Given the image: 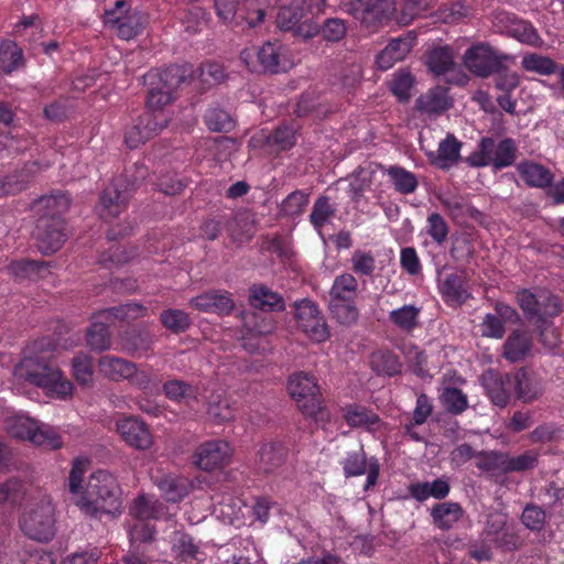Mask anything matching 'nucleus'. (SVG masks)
Returning a JSON list of instances; mask_svg holds the SVG:
<instances>
[{"mask_svg": "<svg viewBox=\"0 0 564 564\" xmlns=\"http://www.w3.org/2000/svg\"><path fill=\"white\" fill-rule=\"evenodd\" d=\"M121 490L115 476L107 470L90 475L86 490L75 500L83 512L94 518L120 512Z\"/></svg>", "mask_w": 564, "mask_h": 564, "instance_id": "1", "label": "nucleus"}, {"mask_svg": "<svg viewBox=\"0 0 564 564\" xmlns=\"http://www.w3.org/2000/svg\"><path fill=\"white\" fill-rule=\"evenodd\" d=\"M18 380L42 388L46 394L61 400L72 395L73 384L50 359L39 356L24 357L13 371Z\"/></svg>", "mask_w": 564, "mask_h": 564, "instance_id": "2", "label": "nucleus"}, {"mask_svg": "<svg viewBox=\"0 0 564 564\" xmlns=\"http://www.w3.org/2000/svg\"><path fill=\"white\" fill-rule=\"evenodd\" d=\"M288 391L303 415L317 423L329 422L330 413L323 404V394L315 376L304 371L292 375L288 381Z\"/></svg>", "mask_w": 564, "mask_h": 564, "instance_id": "3", "label": "nucleus"}, {"mask_svg": "<svg viewBox=\"0 0 564 564\" xmlns=\"http://www.w3.org/2000/svg\"><path fill=\"white\" fill-rule=\"evenodd\" d=\"M517 158L518 145L514 139L506 137L497 142L492 137H482L465 162L474 169L490 166L494 172H498L512 166Z\"/></svg>", "mask_w": 564, "mask_h": 564, "instance_id": "4", "label": "nucleus"}, {"mask_svg": "<svg viewBox=\"0 0 564 564\" xmlns=\"http://www.w3.org/2000/svg\"><path fill=\"white\" fill-rule=\"evenodd\" d=\"M240 61L252 73L278 74L288 67L284 45L279 41H268L259 47H248L240 52Z\"/></svg>", "mask_w": 564, "mask_h": 564, "instance_id": "5", "label": "nucleus"}, {"mask_svg": "<svg viewBox=\"0 0 564 564\" xmlns=\"http://www.w3.org/2000/svg\"><path fill=\"white\" fill-rule=\"evenodd\" d=\"M217 18L226 25L256 28L264 20V12L250 0H214Z\"/></svg>", "mask_w": 564, "mask_h": 564, "instance_id": "6", "label": "nucleus"}, {"mask_svg": "<svg viewBox=\"0 0 564 564\" xmlns=\"http://www.w3.org/2000/svg\"><path fill=\"white\" fill-rule=\"evenodd\" d=\"M511 56L494 48L490 44L479 42L468 47L463 55L465 67L475 76L488 78L501 69V63L510 61Z\"/></svg>", "mask_w": 564, "mask_h": 564, "instance_id": "7", "label": "nucleus"}, {"mask_svg": "<svg viewBox=\"0 0 564 564\" xmlns=\"http://www.w3.org/2000/svg\"><path fill=\"white\" fill-rule=\"evenodd\" d=\"M9 432L13 437L29 440L47 449H58L63 445L62 437L54 427L39 424L28 416H15L9 425Z\"/></svg>", "mask_w": 564, "mask_h": 564, "instance_id": "8", "label": "nucleus"}, {"mask_svg": "<svg viewBox=\"0 0 564 564\" xmlns=\"http://www.w3.org/2000/svg\"><path fill=\"white\" fill-rule=\"evenodd\" d=\"M102 22L109 30L116 31L119 39L129 41L142 32V15L132 10L126 0H117L111 9H107L102 15Z\"/></svg>", "mask_w": 564, "mask_h": 564, "instance_id": "9", "label": "nucleus"}, {"mask_svg": "<svg viewBox=\"0 0 564 564\" xmlns=\"http://www.w3.org/2000/svg\"><path fill=\"white\" fill-rule=\"evenodd\" d=\"M343 10L375 31L391 20L394 8L391 0H349L343 4Z\"/></svg>", "mask_w": 564, "mask_h": 564, "instance_id": "10", "label": "nucleus"}, {"mask_svg": "<svg viewBox=\"0 0 564 564\" xmlns=\"http://www.w3.org/2000/svg\"><path fill=\"white\" fill-rule=\"evenodd\" d=\"M20 528L32 540L50 541L55 534L53 505L42 500L30 511L24 512L20 519Z\"/></svg>", "mask_w": 564, "mask_h": 564, "instance_id": "11", "label": "nucleus"}, {"mask_svg": "<svg viewBox=\"0 0 564 564\" xmlns=\"http://www.w3.org/2000/svg\"><path fill=\"white\" fill-rule=\"evenodd\" d=\"M517 302L528 319L544 324L546 318L555 317L562 312L560 299L545 291L533 293L528 289L517 292Z\"/></svg>", "mask_w": 564, "mask_h": 564, "instance_id": "12", "label": "nucleus"}, {"mask_svg": "<svg viewBox=\"0 0 564 564\" xmlns=\"http://www.w3.org/2000/svg\"><path fill=\"white\" fill-rule=\"evenodd\" d=\"M134 183L127 176L116 177L100 194L99 214L102 219L118 217L128 205Z\"/></svg>", "mask_w": 564, "mask_h": 564, "instance_id": "13", "label": "nucleus"}, {"mask_svg": "<svg viewBox=\"0 0 564 564\" xmlns=\"http://www.w3.org/2000/svg\"><path fill=\"white\" fill-rule=\"evenodd\" d=\"M295 317L299 327L313 341L324 343L329 336V328L318 306L311 300L295 302Z\"/></svg>", "mask_w": 564, "mask_h": 564, "instance_id": "14", "label": "nucleus"}, {"mask_svg": "<svg viewBox=\"0 0 564 564\" xmlns=\"http://www.w3.org/2000/svg\"><path fill=\"white\" fill-rule=\"evenodd\" d=\"M166 113L144 111L124 133V141L130 149H137L148 140L159 134L169 123Z\"/></svg>", "mask_w": 564, "mask_h": 564, "instance_id": "15", "label": "nucleus"}, {"mask_svg": "<svg viewBox=\"0 0 564 564\" xmlns=\"http://www.w3.org/2000/svg\"><path fill=\"white\" fill-rule=\"evenodd\" d=\"M232 456L229 443L212 440L202 443L193 455V463L202 470L213 471L227 465Z\"/></svg>", "mask_w": 564, "mask_h": 564, "instance_id": "16", "label": "nucleus"}, {"mask_svg": "<svg viewBox=\"0 0 564 564\" xmlns=\"http://www.w3.org/2000/svg\"><path fill=\"white\" fill-rule=\"evenodd\" d=\"M35 238L37 248L43 254H51L59 250L67 240L66 223L64 218L48 221L46 218L36 219Z\"/></svg>", "mask_w": 564, "mask_h": 564, "instance_id": "17", "label": "nucleus"}, {"mask_svg": "<svg viewBox=\"0 0 564 564\" xmlns=\"http://www.w3.org/2000/svg\"><path fill=\"white\" fill-rule=\"evenodd\" d=\"M346 478L358 477L367 473L365 489L373 487L377 484L380 465L376 457L367 460L362 446L358 451L348 452L340 462Z\"/></svg>", "mask_w": 564, "mask_h": 564, "instance_id": "18", "label": "nucleus"}, {"mask_svg": "<svg viewBox=\"0 0 564 564\" xmlns=\"http://www.w3.org/2000/svg\"><path fill=\"white\" fill-rule=\"evenodd\" d=\"M510 378L513 395L523 403H532L544 392L542 378L532 369L521 367Z\"/></svg>", "mask_w": 564, "mask_h": 564, "instance_id": "19", "label": "nucleus"}, {"mask_svg": "<svg viewBox=\"0 0 564 564\" xmlns=\"http://www.w3.org/2000/svg\"><path fill=\"white\" fill-rule=\"evenodd\" d=\"M117 432L131 447L145 451L153 444V436L147 423L135 416H123L117 421Z\"/></svg>", "mask_w": 564, "mask_h": 564, "instance_id": "20", "label": "nucleus"}, {"mask_svg": "<svg viewBox=\"0 0 564 564\" xmlns=\"http://www.w3.org/2000/svg\"><path fill=\"white\" fill-rule=\"evenodd\" d=\"M193 67L189 64L169 65L164 68L151 69L144 75V84H158L175 94L181 84L193 76Z\"/></svg>", "mask_w": 564, "mask_h": 564, "instance_id": "21", "label": "nucleus"}, {"mask_svg": "<svg viewBox=\"0 0 564 564\" xmlns=\"http://www.w3.org/2000/svg\"><path fill=\"white\" fill-rule=\"evenodd\" d=\"M72 198L65 191L55 189L47 195H43L33 202L32 208L34 209L37 219L46 218L48 221L64 218V215L69 209Z\"/></svg>", "mask_w": 564, "mask_h": 564, "instance_id": "22", "label": "nucleus"}, {"mask_svg": "<svg viewBox=\"0 0 564 564\" xmlns=\"http://www.w3.org/2000/svg\"><path fill=\"white\" fill-rule=\"evenodd\" d=\"M295 143V130L289 126H279L271 133L261 131L250 139L252 147H265L271 154H279L290 150Z\"/></svg>", "mask_w": 564, "mask_h": 564, "instance_id": "23", "label": "nucleus"}, {"mask_svg": "<svg viewBox=\"0 0 564 564\" xmlns=\"http://www.w3.org/2000/svg\"><path fill=\"white\" fill-rule=\"evenodd\" d=\"M191 307L204 313L229 315L234 310V300L228 291L210 290L189 301Z\"/></svg>", "mask_w": 564, "mask_h": 564, "instance_id": "24", "label": "nucleus"}, {"mask_svg": "<svg viewBox=\"0 0 564 564\" xmlns=\"http://www.w3.org/2000/svg\"><path fill=\"white\" fill-rule=\"evenodd\" d=\"M482 386L486 395L499 408H506L513 395L510 372L489 370L482 376Z\"/></svg>", "mask_w": 564, "mask_h": 564, "instance_id": "25", "label": "nucleus"}, {"mask_svg": "<svg viewBox=\"0 0 564 564\" xmlns=\"http://www.w3.org/2000/svg\"><path fill=\"white\" fill-rule=\"evenodd\" d=\"M288 456V448L278 442L264 443L257 452L254 469L258 474H273L280 469Z\"/></svg>", "mask_w": 564, "mask_h": 564, "instance_id": "26", "label": "nucleus"}, {"mask_svg": "<svg viewBox=\"0 0 564 564\" xmlns=\"http://www.w3.org/2000/svg\"><path fill=\"white\" fill-rule=\"evenodd\" d=\"M448 89L443 86L430 88L415 100V109L429 116H438L452 107Z\"/></svg>", "mask_w": 564, "mask_h": 564, "instance_id": "27", "label": "nucleus"}, {"mask_svg": "<svg viewBox=\"0 0 564 564\" xmlns=\"http://www.w3.org/2000/svg\"><path fill=\"white\" fill-rule=\"evenodd\" d=\"M155 485L161 496L172 503L182 501L193 489V484L187 477L174 474L156 477Z\"/></svg>", "mask_w": 564, "mask_h": 564, "instance_id": "28", "label": "nucleus"}, {"mask_svg": "<svg viewBox=\"0 0 564 564\" xmlns=\"http://www.w3.org/2000/svg\"><path fill=\"white\" fill-rule=\"evenodd\" d=\"M440 292L447 304L462 305L471 297L466 278L458 273L445 274L438 280Z\"/></svg>", "mask_w": 564, "mask_h": 564, "instance_id": "29", "label": "nucleus"}, {"mask_svg": "<svg viewBox=\"0 0 564 564\" xmlns=\"http://www.w3.org/2000/svg\"><path fill=\"white\" fill-rule=\"evenodd\" d=\"M516 170L529 187L546 188L553 183V173L541 163L523 160L516 165Z\"/></svg>", "mask_w": 564, "mask_h": 564, "instance_id": "30", "label": "nucleus"}, {"mask_svg": "<svg viewBox=\"0 0 564 564\" xmlns=\"http://www.w3.org/2000/svg\"><path fill=\"white\" fill-rule=\"evenodd\" d=\"M381 172L388 176L393 189L401 195H411L419 187L417 176L401 165L379 164Z\"/></svg>", "mask_w": 564, "mask_h": 564, "instance_id": "31", "label": "nucleus"}, {"mask_svg": "<svg viewBox=\"0 0 564 564\" xmlns=\"http://www.w3.org/2000/svg\"><path fill=\"white\" fill-rule=\"evenodd\" d=\"M433 404L425 393H420L416 398L415 408L412 417L403 424V433L414 442H424L425 438L416 431V426L424 424L433 413Z\"/></svg>", "mask_w": 564, "mask_h": 564, "instance_id": "32", "label": "nucleus"}, {"mask_svg": "<svg viewBox=\"0 0 564 564\" xmlns=\"http://www.w3.org/2000/svg\"><path fill=\"white\" fill-rule=\"evenodd\" d=\"M413 39L400 36L392 39L386 47L377 55L376 64L378 68L387 70L397 62L402 61L412 50Z\"/></svg>", "mask_w": 564, "mask_h": 564, "instance_id": "33", "label": "nucleus"}, {"mask_svg": "<svg viewBox=\"0 0 564 564\" xmlns=\"http://www.w3.org/2000/svg\"><path fill=\"white\" fill-rule=\"evenodd\" d=\"M99 371L111 381L130 379L135 372V365L123 358L105 355L98 361Z\"/></svg>", "mask_w": 564, "mask_h": 564, "instance_id": "34", "label": "nucleus"}, {"mask_svg": "<svg viewBox=\"0 0 564 564\" xmlns=\"http://www.w3.org/2000/svg\"><path fill=\"white\" fill-rule=\"evenodd\" d=\"M408 490L416 501L424 502L431 497L438 500L446 498L451 491V486L446 479L437 478L433 481L410 484Z\"/></svg>", "mask_w": 564, "mask_h": 564, "instance_id": "35", "label": "nucleus"}, {"mask_svg": "<svg viewBox=\"0 0 564 564\" xmlns=\"http://www.w3.org/2000/svg\"><path fill=\"white\" fill-rule=\"evenodd\" d=\"M464 516V509L458 502L445 501L436 503L431 510V517L436 528L447 531Z\"/></svg>", "mask_w": 564, "mask_h": 564, "instance_id": "36", "label": "nucleus"}, {"mask_svg": "<svg viewBox=\"0 0 564 564\" xmlns=\"http://www.w3.org/2000/svg\"><path fill=\"white\" fill-rule=\"evenodd\" d=\"M249 302L252 307L263 312L283 311L285 307L282 295L263 284L251 286Z\"/></svg>", "mask_w": 564, "mask_h": 564, "instance_id": "37", "label": "nucleus"}, {"mask_svg": "<svg viewBox=\"0 0 564 564\" xmlns=\"http://www.w3.org/2000/svg\"><path fill=\"white\" fill-rule=\"evenodd\" d=\"M426 66L435 76L446 75L454 70L456 63L453 48L448 45L433 47L426 54Z\"/></svg>", "mask_w": 564, "mask_h": 564, "instance_id": "38", "label": "nucleus"}, {"mask_svg": "<svg viewBox=\"0 0 564 564\" xmlns=\"http://www.w3.org/2000/svg\"><path fill=\"white\" fill-rule=\"evenodd\" d=\"M147 315L148 308L135 302L126 303L98 312V318H105L109 324H113L116 321L131 322Z\"/></svg>", "mask_w": 564, "mask_h": 564, "instance_id": "39", "label": "nucleus"}, {"mask_svg": "<svg viewBox=\"0 0 564 564\" xmlns=\"http://www.w3.org/2000/svg\"><path fill=\"white\" fill-rule=\"evenodd\" d=\"M164 395L174 403H186L197 401L198 388L181 379H170L162 386Z\"/></svg>", "mask_w": 564, "mask_h": 564, "instance_id": "40", "label": "nucleus"}, {"mask_svg": "<svg viewBox=\"0 0 564 564\" xmlns=\"http://www.w3.org/2000/svg\"><path fill=\"white\" fill-rule=\"evenodd\" d=\"M370 367L378 376L393 377L401 373L402 362L392 350L380 349L371 354Z\"/></svg>", "mask_w": 564, "mask_h": 564, "instance_id": "41", "label": "nucleus"}, {"mask_svg": "<svg viewBox=\"0 0 564 564\" xmlns=\"http://www.w3.org/2000/svg\"><path fill=\"white\" fill-rule=\"evenodd\" d=\"M50 262L43 260L22 259L12 261L8 271L18 279H43L48 272Z\"/></svg>", "mask_w": 564, "mask_h": 564, "instance_id": "42", "label": "nucleus"}, {"mask_svg": "<svg viewBox=\"0 0 564 564\" xmlns=\"http://www.w3.org/2000/svg\"><path fill=\"white\" fill-rule=\"evenodd\" d=\"M463 143L452 133H448L438 144L437 155L431 159L432 163L445 170L456 164L460 159Z\"/></svg>", "mask_w": 564, "mask_h": 564, "instance_id": "43", "label": "nucleus"}, {"mask_svg": "<svg viewBox=\"0 0 564 564\" xmlns=\"http://www.w3.org/2000/svg\"><path fill=\"white\" fill-rule=\"evenodd\" d=\"M475 465L478 469L495 475L508 474V452L480 451L477 453Z\"/></svg>", "mask_w": 564, "mask_h": 564, "instance_id": "44", "label": "nucleus"}, {"mask_svg": "<svg viewBox=\"0 0 564 564\" xmlns=\"http://www.w3.org/2000/svg\"><path fill=\"white\" fill-rule=\"evenodd\" d=\"M421 307L405 304L389 313V321L401 332L412 333L420 325Z\"/></svg>", "mask_w": 564, "mask_h": 564, "instance_id": "45", "label": "nucleus"}, {"mask_svg": "<svg viewBox=\"0 0 564 564\" xmlns=\"http://www.w3.org/2000/svg\"><path fill=\"white\" fill-rule=\"evenodd\" d=\"M531 338L522 330L512 332L503 344V357L511 361L522 360L531 349Z\"/></svg>", "mask_w": 564, "mask_h": 564, "instance_id": "46", "label": "nucleus"}, {"mask_svg": "<svg viewBox=\"0 0 564 564\" xmlns=\"http://www.w3.org/2000/svg\"><path fill=\"white\" fill-rule=\"evenodd\" d=\"M153 344L152 336L147 330L131 329L126 332L121 338V345L124 351L133 357H142L151 349Z\"/></svg>", "mask_w": 564, "mask_h": 564, "instance_id": "47", "label": "nucleus"}, {"mask_svg": "<svg viewBox=\"0 0 564 564\" xmlns=\"http://www.w3.org/2000/svg\"><path fill=\"white\" fill-rule=\"evenodd\" d=\"M94 319L86 333L87 345L96 351L107 350L111 345L110 324L105 318H98V313L95 314Z\"/></svg>", "mask_w": 564, "mask_h": 564, "instance_id": "48", "label": "nucleus"}, {"mask_svg": "<svg viewBox=\"0 0 564 564\" xmlns=\"http://www.w3.org/2000/svg\"><path fill=\"white\" fill-rule=\"evenodd\" d=\"M336 214V206L327 195L318 196L312 207L308 220L313 228L321 232Z\"/></svg>", "mask_w": 564, "mask_h": 564, "instance_id": "49", "label": "nucleus"}, {"mask_svg": "<svg viewBox=\"0 0 564 564\" xmlns=\"http://www.w3.org/2000/svg\"><path fill=\"white\" fill-rule=\"evenodd\" d=\"M24 65L23 51L19 45L6 40L0 43V70L10 75Z\"/></svg>", "mask_w": 564, "mask_h": 564, "instance_id": "50", "label": "nucleus"}, {"mask_svg": "<svg viewBox=\"0 0 564 564\" xmlns=\"http://www.w3.org/2000/svg\"><path fill=\"white\" fill-rule=\"evenodd\" d=\"M357 289V279L351 273H343L333 282L329 301H355Z\"/></svg>", "mask_w": 564, "mask_h": 564, "instance_id": "51", "label": "nucleus"}, {"mask_svg": "<svg viewBox=\"0 0 564 564\" xmlns=\"http://www.w3.org/2000/svg\"><path fill=\"white\" fill-rule=\"evenodd\" d=\"M130 514L138 521L158 519L162 514V503L144 495L137 497L130 508Z\"/></svg>", "mask_w": 564, "mask_h": 564, "instance_id": "52", "label": "nucleus"}, {"mask_svg": "<svg viewBox=\"0 0 564 564\" xmlns=\"http://www.w3.org/2000/svg\"><path fill=\"white\" fill-rule=\"evenodd\" d=\"M31 177V171L25 167L0 177V197L21 193L28 187Z\"/></svg>", "mask_w": 564, "mask_h": 564, "instance_id": "53", "label": "nucleus"}, {"mask_svg": "<svg viewBox=\"0 0 564 564\" xmlns=\"http://www.w3.org/2000/svg\"><path fill=\"white\" fill-rule=\"evenodd\" d=\"M344 420L354 429L372 426L380 422L378 414L358 404H349L345 408Z\"/></svg>", "mask_w": 564, "mask_h": 564, "instance_id": "54", "label": "nucleus"}, {"mask_svg": "<svg viewBox=\"0 0 564 564\" xmlns=\"http://www.w3.org/2000/svg\"><path fill=\"white\" fill-rule=\"evenodd\" d=\"M161 324L172 334L185 333L192 325L189 315L178 308H166L160 314Z\"/></svg>", "mask_w": 564, "mask_h": 564, "instance_id": "55", "label": "nucleus"}, {"mask_svg": "<svg viewBox=\"0 0 564 564\" xmlns=\"http://www.w3.org/2000/svg\"><path fill=\"white\" fill-rule=\"evenodd\" d=\"M149 91L145 99L147 112L165 113L164 107L175 99V95L158 84H147Z\"/></svg>", "mask_w": 564, "mask_h": 564, "instance_id": "56", "label": "nucleus"}, {"mask_svg": "<svg viewBox=\"0 0 564 564\" xmlns=\"http://www.w3.org/2000/svg\"><path fill=\"white\" fill-rule=\"evenodd\" d=\"M440 400L445 410L453 415L464 413L469 406L467 394L456 387H445Z\"/></svg>", "mask_w": 564, "mask_h": 564, "instance_id": "57", "label": "nucleus"}, {"mask_svg": "<svg viewBox=\"0 0 564 564\" xmlns=\"http://www.w3.org/2000/svg\"><path fill=\"white\" fill-rule=\"evenodd\" d=\"M521 66L527 72L536 73L543 76L556 74L560 67V65L551 57L536 53H529L524 55L521 61Z\"/></svg>", "mask_w": 564, "mask_h": 564, "instance_id": "58", "label": "nucleus"}, {"mask_svg": "<svg viewBox=\"0 0 564 564\" xmlns=\"http://www.w3.org/2000/svg\"><path fill=\"white\" fill-rule=\"evenodd\" d=\"M539 459L540 451L536 448L527 449L518 455L508 453V474L534 470L539 465Z\"/></svg>", "mask_w": 564, "mask_h": 564, "instance_id": "59", "label": "nucleus"}, {"mask_svg": "<svg viewBox=\"0 0 564 564\" xmlns=\"http://www.w3.org/2000/svg\"><path fill=\"white\" fill-rule=\"evenodd\" d=\"M304 18V8L294 1L280 8L276 24L282 31H295Z\"/></svg>", "mask_w": 564, "mask_h": 564, "instance_id": "60", "label": "nucleus"}, {"mask_svg": "<svg viewBox=\"0 0 564 564\" xmlns=\"http://www.w3.org/2000/svg\"><path fill=\"white\" fill-rule=\"evenodd\" d=\"M310 203V193L295 189L290 193L280 205V213L283 216L296 217L304 213Z\"/></svg>", "mask_w": 564, "mask_h": 564, "instance_id": "61", "label": "nucleus"}, {"mask_svg": "<svg viewBox=\"0 0 564 564\" xmlns=\"http://www.w3.org/2000/svg\"><path fill=\"white\" fill-rule=\"evenodd\" d=\"M137 254L133 248H127L120 243H113L99 257V263L106 268L121 265L129 262Z\"/></svg>", "mask_w": 564, "mask_h": 564, "instance_id": "62", "label": "nucleus"}, {"mask_svg": "<svg viewBox=\"0 0 564 564\" xmlns=\"http://www.w3.org/2000/svg\"><path fill=\"white\" fill-rule=\"evenodd\" d=\"M204 122L214 132H228L235 127L231 116L219 108H208L204 115Z\"/></svg>", "mask_w": 564, "mask_h": 564, "instance_id": "63", "label": "nucleus"}, {"mask_svg": "<svg viewBox=\"0 0 564 564\" xmlns=\"http://www.w3.org/2000/svg\"><path fill=\"white\" fill-rule=\"evenodd\" d=\"M414 82V76L410 72L402 69L393 74L390 89L399 101L405 102L411 98V89Z\"/></svg>", "mask_w": 564, "mask_h": 564, "instance_id": "64", "label": "nucleus"}]
</instances>
